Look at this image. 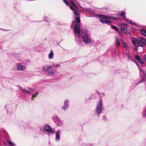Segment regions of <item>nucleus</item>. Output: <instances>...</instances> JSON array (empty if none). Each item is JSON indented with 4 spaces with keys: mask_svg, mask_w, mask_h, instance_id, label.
Listing matches in <instances>:
<instances>
[{
    "mask_svg": "<svg viewBox=\"0 0 146 146\" xmlns=\"http://www.w3.org/2000/svg\"><path fill=\"white\" fill-rule=\"evenodd\" d=\"M81 38L82 41L85 44L89 43L92 41L90 35L88 34L86 32H82Z\"/></svg>",
    "mask_w": 146,
    "mask_h": 146,
    "instance_id": "1",
    "label": "nucleus"
},
{
    "mask_svg": "<svg viewBox=\"0 0 146 146\" xmlns=\"http://www.w3.org/2000/svg\"><path fill=\"white\" fill-rule=\"evenodd\" d=\"M43 69L45 72L50 75L53 76L55 74V71L51 69V66H43Z\"/></svg>",
    "mask_w": 146,
    "mask_h": 146,
    "instance_id": "2",
    "label": "nucleus"
},
{
    "mask_svg": "<svg viewBox=\"0 0 146 146\" xmlns=\"http://www.w3.org/2000/svg\"><path fill=\"white\" fill-rule=\"evenodd\" d=\"M80 26L75 24L74 26V36L76 37H77L79 39L80 37Z\"/></svg>",
    "mask_w": 146,
    "mask_h": 146,
    "instance_id": "3",
    "label": "nucleus"
},
{
    "mask_svg": "<svg viewBox=\"0 0 146 146\" xmlns=\"http://www.w3.org/2000/svg\"><path fill=\"white\" fill-rule=\"evenodd\" d=\"M73 12L75 17V18L76 23L77 24L80 23V15L78 13V10Z\"/></svg>",
    "mask_w": 146,
    "mask_h": 146,
    "instance_id": "4",
    "label": "nucleus"
},
{
    "mask_svg": "<svg viewBox=\"0 0 146 146\" xmlns=\"http://www.w3.org/2000/svg\"><path fill=\"white\" fill-rule=\"evenodd\" d=\"M102 99H101L96 108V111L98 113H100L102 111Z\"/></svg>",
    "mask_w": 146,
    "mask_h": 146,
    "instance_id": "5",
    "label": "nucleus"
},
{
    "mask_svg": "<svg viewBox=\"0 0 146 146\" xmlns=\"http://www.w3.org/2000/svg\"><path fill=\"white\" fill-rule=\"evenodd\" d=\"M146 44V40L143 38L139 39L138 42V45L139 46L143 47Z\"/></svg>",
    "mask_w": 146,
    "mask_h": 146,
    "instance_id": "6",
    "label": "nucleus"
},
{
    "mask_svg": "<svg viewBox=\"0 0 146 146\" xmlns=\"http://www.w3.org/2000/svg\"><path fill=\"white\" fill-rule=\"evenodd\" d=\"M100 21L102 23H105L107 24H110L111 23V21L109 19H105L102 17H100Z\"/></svg>",
    "mask_w": 146,
    "mask_h": 146,
    "instance_id": "7",
    "label": "nucleus"
},
{
    "mask_svg": "<svg viewBox=\"0 0 146 146\" xmlns=\"http://www.w3.org/2000/svg\"><path fill=\"white\" fill-rule=\"evenodd\" d=\"M71 3L72 4V6H71L70 5H69V7L70 9L73 11H76L78 10L77 7L75 5V3L73 1H71Z\"/></svg>",
    "mask_w": 146,
    "mask_h": 146,
    "instance_id": "8",
    "label": "nucleus"
},
{
    "mask_svg": "<svg viewBox=\"0 0 146 146\" xmlns=\"http://www.w3.org/2000/svg\"><path fill=\"white\" fill-rule=\"evenodd\" d=\"M44 130L47 132L52 134L54 133V131L51 129V127L48 126H46L44 128Z\"/></svg>",
    "mask_w": 146,
    "mask_h": 146,
    "instance_id": "9",
    "label": "nucleus"
},
{
    "mask_svg": "<svg viewBox=\"0 0 146 146\" xmlns=\"http://www.w3.org/2000/svg\"><path fill=\"white\" fill-rule=\"evenodd\" d=\"M16 67H17V70H23L25 69V66H23L21 64L18 63L16 64Z\"/></svg>",
    "mask_w": 146,
    "mask_h": 146,
    "instance_id": "10",
    "label": "nucleus"
},
{
    "mask_svg": "<svg viewBox=\"0 0 146 146\" xmlns=\"http://www.w3.org/2000/svg\"><path fill=\"white\" fill-rule=\"evenodd\" d=\"M61 132L60 130H58L56 132L55 140L57 142L59 141Z\"/></svg>",
    "mask_w": 146,
    "mask_h": 146,
    "instance_id": "11",
    "label": "nucleus"
},
{
    "mask_svg": "<svg viewBox=\"0 0 146 146\" xmlns=\"http://www.w3.org/2000/svg\"><path fill=\"white\" fill-rule=\"evenodd\" d=\"M69 102L68 100H66L64 102V104L62 107V109L64 110H66L68 108L69 106L68 104V103Z\"/></svg>",
    "mask_w": 146,
    "mask_h": 146,
    "instance_id": "12",
    "label": "nucleus"
},
{
    "mask_svg": "<svg viewBox=\"0 0 146 146\" xmlns=\"http://www.w3.org/2000/svg\"><path fill=\"white\" fill-rule=\"evenodd\" d=\"M115 44L116 45V47H119L120 46V39L119 38L117 37H115Z\"/></svg>",
    "mask_w": 146,
    "mask_h": 146,
    "instance_id": "13",
    "label": "nucleus"
},
{
    "mask_svg": "<svg viewBox=\"0 0 146 146\" xmlns=\"http://www.w3.org/2000/svg\"><path fill=\"white\" fill-rule=\"evenodd\" d=\"M28 88L29 90V91L27 90L26 89L23 90L22 92L27 93L29 94H32L33 93L32 90L29 88Z\"/></svg>",
    "mask_w": 146,
    "mask_h": 146,
    "instance_id": "14",
    "label": "nucleus"
},
{
    "mask_svg": "<svg viewBox=\"0 0 146 146\" xmlns=\"http://www.w3.org/2000/svg\"><path fill=\"white\" fill-rule=\"evenodd\" d=\"M123 24L124 26L121 27V30L124 33H126L127 32V29L125 27L126 24Z\"/></svg>",
    "mask_w": 146,
    "mask_h": 146,
    "instance_id": "15",
    "label": "nucleus"
},
{
    "mask_svg": "<svg viewBox=\"0 0 146 146\" xmlns=\"http://www.w3.org/2000/svg\"><path fill=\"white\" fill-rule=\"evenodd\" d=\"M54 54L53 51L52 50H50V53L48 55V57L50 59H52L53 57Z\"/></svg>",
    "mask_w": 146,
    "mask_h": 146,
    "instance_id": "16",
    "label": "nucleus"
},
{
    "mask_svg": "<svg viewBox=\"0 0 146 146\" xmlns=\"http://www.w3.org/2000/svg\"><path fill=\"white\" fill-rule=\"evenodd\" d=\"M126 20L128 23L134 25H135V23H133L129 19H126Z\"/></svg>",
    "mask_w": 146,
    "mask_h": 146,
    "instance_id": "17",
    "label": "nucleus"
},
{
    "mask_svg": "<svg viewBox=\"0 0 146 146\" xmlns=\"http://www.w3.org/2000/svg\"><path fill=\"white\" fill-rule=\"evenodd\" d=\"M122 45L123 47L125 48V50H127L128 49V47L126 43L123 42L122 43Z\"/></svg>",
    "mask_w": 146,
    "mask_h": 146,
    "instance_id": "18",
    "label": "nucleus"
},
{
    "mask_svg": "<svg viewBox=\"0 0 146 146\" xmlns=\"http://www.w3.org/2000/svg\"><path fill=\"white\" fill-rule=\"evenodd\" d=\"M141 80L139 82V83L143 82L146 80V77L145 76H142L141 77Z\"/></svg>",
    "mask_w": 146,
    "mask_h": 146,
    "instance_id": "19",
    "label": "nucleus"
},
{
    "mask_svg": "<svg viewBox=\"0 0 146 146\" xmlns=\"http://www.w3.org/2000/svg\"><path fill=\"white\" fill-rule=\"evenodd\" d=\"M132 42L133 44L134 45H136L137 43V40L135 38H133L132 39Z\"/></svg>",
    "mask_w": 146,
    "mask_h": 146,
    "instance_id": "20",
    "label": "nucleus"
},
{
    "mask_svg": "<svg viewBox=\"0 0 146 146\" xmlns=\"http://www.w3.org/2000/svg\"><path fill=\"white\" fill-rule=\"evenodd\" d=\"M141 33L144 35H146V31L143 29H142L141 31Z\"/></svg>",
    "mask_w": 146,
    "mask_h": 146,
    "instance_id": "21",
    "label": "nucleus"
},
{
    "mask_svg": "<svg viewBox=\"0 0 146 146\" xmlns=\"http://www.w3.org/2000/svg\"><path fill=\"white\" fill-rule=\"evenodd\" d=\"M135 59L139 61L141 60V57L138 55H136L135 56Z\"/></svg>",
    "mask_w": 146,
    "mask_h": 146,
    "instance_id": "22",
    "label": "nucleus"
},
{
    "mask_svg": "<svg viewBox=\"0 0 146 146\" xmlns=\"http://www.w3.org/2000/svg\"><path fill=\"white\" fill-rule=\"evenodd\" d=\"M8 143L10 146H13L15 145L14 143L10 141H9Z\"/></svg>",
    "mask_w": 146,
    "mask_h": 146,
    "instance_id": "23",
    "label": "nucleus"
},
{
    "mask_svg": "<svg viewBox=\"0 0 146 146\" xmlns=\"http://www.w3.org/2000/svg\"><path fill=\"white\" fill-rule=\"evenodd\" d=\"M121 15L123 17H125V12L123 11L121 14Z\"/></svg>",
    "mask_w": 146,
    "mask_h": 146,
    "instance_id": "24",
    "label": "nucleus"
},
{
    "mask_svg": "<svg viewBox=\"0 0 146 146\" xmlns=\"http://www.w3.org/2000/svg\"><path fill=\"white\" fill-rule=\"evenodd\" d=\"M52 66H53V67L54 68H57L58 67H59L60 66V65L59 64H54L52 65Z\"/></svg>",
    "mask_w": 146,
    "mask_h": 146,
    "instance_id": "25",
    "label": "nucleus"
},
{
    "mask_svg": "<svg viewBox=\"0 0 146 146\" xmlns=\"http://www.w3.org/2000/svg\"><path fill=\"white\" fill-rule=\"evenodd\" d=\"M112 28L113 29H114L116 31H117L118 30V28L115 26L113 25L112 26Z\"/></svg>",
    "mask_w": 146,
    "mask_h": 146,
    "instance_id": "26",
    "label": "nucleus"
},
{
    "mask_svg": "<svg viewBox=\"0 0 146 146\" xmlns=\"http://www.w3.org/2000/svg\"><path fill=\"white\" fill-rule=\"evenodd\" d=\"M64 3L66 5H68L69 4L68 2L66 0H63Z\"/></svg>",
    "mask_w": 146,
    "mask_h": 146,
    "instance_id": "27",
    "label": "nucleus"
},
{
    "mask_svg": "<svg viewBox=\"0 0 146 146\" xmlns=\"http://www.w3.org/2000/svg\"><path fill=\"white\" fill-rule=\"evenodd\" d=\"M110 18L111 19L117 20H118V19H117V18L115 17H110Z\"/></svg>",
    "mask_w": 146,
    "mask_h": 146,
    "instance_id": "28",
    "label": "nucleus"
},
{
    "mask_svg": "<svg viewBox=\"0 0 146 146\" xmlns=\"http://www.w3.org/2000/svg\"><path fill=\"white\" fill-rule=\"evenodd\" d=\"M139 62L140 63H141V64L143 66H144L145 65V63L144 62H142L141 61H139Z\"/></svg>",
    "mask_w": 146,
    "mask_h": 146,
    "instance_id": "29",
    "label": "nucleus"
},
{
    "mask_svg": "<svg viewBox=\"0 0 146 146\" xmlns=\"http://www.w3.org/2000/svg\"><path fill=\"white\" fill-rule=\"evenodd\" d=\"M19 90H21V92H22L23 91V90L22 89V88L20 86H19Z\"/></svg>",
    "mask_w": 146,
    "mask_h": 146,
    "instance_id": "30",
    "label": "nucleus"
},
{
    "mask_svg": "<svg viewBox=\"0 0 146 146\" xmlns=\"http://www.w3.org/2000/svg\"><path fill=\"white\" fill-rule=\"evenodd\" d=\"M37 95V93L36 92V93L35 94H33V96L31 97V98H32L33 97H34L35 96H36Z\"/></svg>",
    "mask_w": 146,
    "mask_h": 146,
    "instance_id": "31",
    "label": "nucleus"
},
{
    "mask_svg": "<svg viewBox=\"0 0 146 146\" xmlns=\"http://www.w3.org/2000/svg\"><path fill=\"white\" fill-rule=\"evenodd\" d=\"M39 129L41 130H42L43 129V127L42 126H39Z\"/></svg>",
    "mask_w": 146,
    "mask_h": 146,
    "instance_id": "32",
    "label": "nucleus"
},
{
    "mask_svg": "<svg viewBox=\"0 0 146 146\" xmlns=\"http://www.w3.org/2000/svg\"><path fill=\"white\" fill-rule=\"evenodd\" d=\"M144 113V116L145 117H146V109L145 110Z\"/></svg>",
    "mask_w": 146,
    "mask_h": 146,
    "instance_id": "33",
    "label": "nucleus"
},
{
    "mask_svg": "<svg viewBox=\"0 0 146 146\" xmlns=\"http://www.w3.org/2000/svg\"><path fill=\"white\" fill-rule=\"evenodd\" d=\"M55 117L56 119H57L59 120L58 117L57 115H55Z\"/></svg>",
    "mask_w": 146,
    "mask_h": 146,
    "instance_id": "34",
    "label": "nucleus"
},
{
    "mask_svg": "<svg viewBox=\"0 0 146 146\" xmlns=\"http://www.w3.org/2000/svg\"><path fill=\"white\" fill-rule=\"evenodd\" d=\"M103 118V119H105H105H106V116H104Z\"/></svg>",
    "mask_w": 146,
    "mask_h": 146,
    "instance_id": "35",
    "label": "nucleus"
},
{
    "mask_svg": "<svg viewBox=\"0 0 146 146\" xmlns=\"http://www.w3.org/2000/svg\"><path fill=\"white\" fill-rule=\"evenodd\" d=\"M81 41H79V43H78V44H79V45H80L81 44Z\"/></svg>",
    "mask_w": 146,
    "mask_h": 146,
    "instance_id": "36",
    "label": "nucleus"
},
{
    "mask_svg": "<svg viewBox=\"0 0 146 146\" xmlns=\"http://www.w3.org/2000/svg\"><path fill=\"white\" fill-rule=\"evenodd\" d=\"M135 50L136 51H137V48L136 49H135Z\"/></svg>",
    "mask_w": 146,
    "mask_h": 146,
    "instance_id": "37",
    "label": "nucleus"
},
{
    "mask_svg": "<svg viewBox=\"0 0 146 146\" xmlns=\"http://www.w3.org/2000/svg\"><path fill=\"white\" fill-rule=\"evenodd\" d=\"M0 29H1V30H4L3 29H1V28H0Z\"/></svg>",
    "mask_w": 146,
    "mask_h": 146,
    "instance_id": "38",
    "label": "nucleus"
},
{
    "mask_svg": "<svg viewBox=\"0 0 146 146\" xmlns=\"http://www.w3.org/2000/svg\"><path fill=\"white\" fill-rule=\"evenodd\" d=\"M139 71H140V72H141V71H140V68H139Z\"/></svg>",
    "mask_w": 146,
    "mask_h": 146,
    "instance_id": "39",
    "label": "nucleus"
}]
</instances>
